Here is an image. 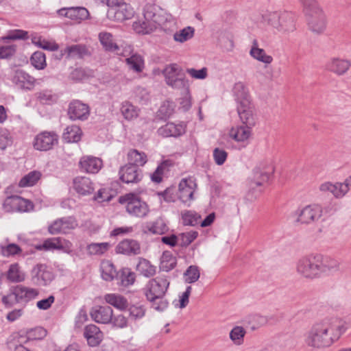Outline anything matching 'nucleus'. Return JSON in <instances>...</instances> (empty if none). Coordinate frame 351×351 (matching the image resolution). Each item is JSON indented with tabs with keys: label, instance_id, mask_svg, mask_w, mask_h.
Instances as JSON below:
<instances>
[{
	"label": "nucleus",
	"instance_id": "nucleus-1",
	"mask_svg": "<svg viewBox=\"0 0 351 351\" xmlns=\"http://www.w3.org/2000/svg\"><path fill=\"white\" fill-rule=\"evenodd\" d=\"M343 325L337 317H325L315 323L304 335V341L313 350H322L330 347L342 334Z\"/></svg>",
	"mask_w": 351,
	"mask_h": 351
},
{
	"label": "nucleus",
	"instance_id": "nucleus-2",
	"mask_svg": "<svg viewBox=\"0 0 351 351\" xmlns=\"http://www.w3.org/2000/svg\"><path fill=\"white\" fill-rule=\"evenodd\" d=\"M339 269L340 262L337 259L318 253L303 256L295 263L298 274L308 280L331 275Z\"/></svg>",
	"mask_w": 351,
	"mask_h": 351
},
{
	"label": "nucleus",
	"instance_id": "nucleus-3",
	"mask_svg": "<svg viewBox=\"0 0 351 351\" xmlns=\"http://www.w3.org/2000/svg\"><path fill=\"white\" fill-rule=\"evenodd\" d=\"M170 282L167 277L158 276L149 280L143 288V293L152 308L163 311L169 306V302L165 298L169 289Z\"/></svg>",
	"mask_w": 351,
	"mask_h": 351
},
{
	"label": "nucleus",
	"instance_id": "nucleus-4",
	"mask_svg": "<svg viewBox=\"0 0 351 351\" xmlns=\"http://www.w3.org/2000/svg\"><path fill=\"white\" fill-rule=\"evenodd\" d=\"M264 20L274 30L283 36H288L296 29L295 16L292 12H271L264 16Z\"/></svg>",
	"mask_w": 351,
	"mask_h": 351
},
{
	"label": "nucleus",
	"instance_id": "nucleus-5",
	"mask_svg": "<svg viewBox=\"0 0 351 351\" xmlns=\"http://www.w3.org/2000/svg\"><path fill=\"white\" fill-rule=\"evenodd\" d=\"M144 19L157 21L167 34H172L176 28V23L171 15L165 14L160 8L155 4L147 3L144 8Z\"/></svg>",
	"mask_w": 351,
	"mask_h": 351
},
{
	"label": "nucleus",
	"instance_id": "nucleus-6",
	"mask_svg": "<svg viewBox=\"0 0 351 351\" xmlns=\"http://www.w3.org/2000/svg\"><path fill=\"white\" fill-rule=\"evenodd\" d=\"M119 202L125 205L127 213L132 217L143 218L149 213V208L147 202L136 194L128 193L121 196Z\"/></svg>",
	"mask_w": 351,
	"mask_h": 351
},
{
	"label": "nucleus",
	"instance_id": "nucleus-7",
	"mask_svg": "<svg viewBox=\"0 0 351 351\" xmlns=\"http://www.w3.org/2000/svg\"><path fill=\"white\" fill-rule=\"evenodd\" d=\"M166 84L173 89L188 92L189 82L182 68L177 64L167 65L162 71Z\"/></svg>",
	"mask_w": 351,
	"mask_h": 351
},
{
	"label": "nucleus",
	"instance_id": "nucleus-8",
	"mask_svg": "<svg viewBox=\"0 0 351 351\" xmlns=\"http://www.w3.org/2000/svg\"><path fill=\"white\" fill-rule=\"evenodd\" d=\"M109 7L108 16L117 21H123L131 19L134 14L133 8L128 3L121 0H108Z\"/></svg>",
	"mask_w": 351,
	"mask_h": 351
},
{
	"label": "nucleus",
	"instance_id": "nucleus-9",
	"mask_svg": "<svg viewBox=\"0 0 351 351\" xmlns=\"http://www.w3.org/2000/svg\"><path fill=\"white\" fill-rule=\"evenodd\" d=\"M309 29L315 33H322L326 27V16L320 5L304 10Z\"/></svg>",
	"mask_w": 351,
	"mask_h": 351
},
{
	"label": "nucleus",
	"instance_id": "nucleus-10",
	"mask_svg": "<svg viewBox=\"0 0 351 351\" xmlns=\"http://www.w3.org/2000/svg\"><path fill=\"white\" fill-rule=\"evenodd\" d=\"M196 180L193 177L181 179L176 193V197L182 204L190 206L195 199V192L197 189Z\"/></svg>",
	"mask_w": 351,
	"mask_h": 351
},
{
	"label": "nucleus",
	"instance_id": "nucleus-11",
	"mask_svg": "<svg viewBox=\"0 0 351 351\" xmlns=\"http://www.w3.org/2000/svg\"><path fill=\"white\" fill-rule=\"evenodd\" d=\"M296 221L301 224H312L317 222L323 215L320 204H311L298 209Z\"/></svg>",
	"mask_w": 351,
	"mask_h": 351
},
{
	"label": "nucleus",
	"instance_id": "nucleus-12",
	"mask_svg": "<svg viewBox=\"0 0 351 351\" xmlns=\"http://www.w3.org/2000/svg\"><path fill=\"white\" fill-rule=\"evenodd\" d=\"M319 189L323 193H330L336 199H342L351 190V174L343 182H324L320 184Z\"/></svg>",
	"mask_w": 351,
	"mask_h": 351
},
{
	"label": "nucleus",
	"instance_id": "nucleus-13",
	"mask_svg": "<svg viewBox=\"0 0 351 351\" xmlns=\"http://www.w3.org/2000/svg\"><path fill=\"white\" fill-rule=\"evenodd\" d=\"M52 269L45 264L38 263L31 271V278L37 286H47L54 279Z\"/></svg>",
	"mask_w": 351,
	"mask_h": 351
},
{
	"label": "nucleus",
	"instance_id": "nucleus-14",
	"mask_svg": "<svg viewBox=\"0 0 351 351\" xmlns=\"http://www.w3.org/2000/svg\"><path fill=\"white\" fill-rule=\"evenodd\" d=\"M78 226V223L74 217H64L55 220L48 228L51 234H68Z\"/></svg>",
	"mask_w": 351,
	"mask_h": 351
},
{
	"label": "nucleus",
	"instance_id": "nucleus-15",
	"mask_svg": "<svg viewBox=\"0 0 351 351\" xmlns=\"http://www.w3.org/2000/svg\"><path fill=\"white\" fill-rule=\"evenodd\" d=\"M58 142V136L54 132L45 131L37 134L34 140V147L39 151H48Z\"/></svg>",
	"mask_w": 351,
	"mask_h": 351
},
{
	"label": "nucleus",
	"instance_id": "nucleus-16",
	"mask_svg": "<svg viewBox=\"0 0 351 351\" xmlns=\"http://www.w3.org/2000/svg\"><path fill=\"white\" fill-rule=\"evenodd\" d=\"M3 206L6 212H27L33 208L29 200L17 195L8 197Z\"/></svg>",
	"mask_w": 351,
	"mask_h": 351
},
{
	"label": "nucleus",
	"instance_id": "nucleus-17",
	"mask_svg": "<svg viewBox=\"0 0 351 351\" xmlns=\"http://www.w3.org/2000/svg\"><path fill=\"white\" fill-rule=\"evenodd\" d=\"M237 110L243 125L249 128H253L256 125V117L254 107L251 101L237 105Z\"/></svg>",
	"mask_w": 351,
	"mask_h": 351
},
{
	"label": "nucleus",
	"instance_id": "nucleus-18",
	"mask_svg": "<svg viewBox=\"0 0 351 351\" xmlns=\"http://www.w3.org/2000/svg\"><path fill=\"white\" fill-rule=\"evenodd\" d=\"M90 114V108L80 100L72 101L69 106L68 115L71 120H86Z\"/></svg>",
	"mask_w": 351,
	"mask_h": 351
},
{
	"label": "nucleus",
	"instance_id": "nucleus-19",
	"mask_svg": "<svg viewBox=\"0 0 351 351\" xmlns=\"http://www.w3.org/2000/svg\"><path fill=\"white\" fill-rule=\"evenodd\" d=\"M120 180L126 184H136L143 178L142 171L134 165H125L121 167L119 171Z\"/></svg>",
	"mask_w": 351,
	"mask_h": 351
},
{
	"label": "nucleus",
	"instance_id": "nucleus-20",
	"mask_svg": "<svg viewBox=\"0 0 351 351\" xmlns=\"http://www.w3.org/2000/svg\"><path fill=\"white\" fill-rule=\"evenodd\" d=\"M273 171L274 168L271 166L266 167L261 165L256 167L252 171L251 187L254 189L255 186H261L267 182Z\"/></svg>",
	"mask_w": 351,
	"mask_h": 351
},
{
	"label": "nucleus",
	"instance_id": "nucleus-21",
	"mask_svg": "<svg viewBox=\"0 0 351 351\" xmlns=\"http://www.w3.org/2000/svg\"><path fill=\"white\" fill-rule=\"evenodd\" d=\"M252 128L245 125L232 127L229 131V136L237 143L241 144L242 147H246L252 135Z\"/></svg>",
	"mask_w": 351,
	"mask_h": 351
},
{
	"label": "nucleus",
	"instance_id": "nucleus-22",
	"mask_svg": "<svg viewBox=\"0 0 351 351\" xmlns=\"http://www.w3.org/2000/svg\"><path fill=\"white\" fill-rule=\"evenodd\" d=\"M117 254L126 256H136L141 254L140 243L134 239H124L119 242L115 247Z\"/></svg>",
	"mask_w": 351,
	"mask_h": 351
},
{
	"label": "nucleus",
	"instance_id": "nucleus-23",
	"mask_svg": "<svg viewBox=\"0 0 351 351\" xmlns=\"http://www.w3.org/2000/svg\"><path fill=\"white\" fill-rule=\"evenodd\" d=\"M79 164L82 171L93 174L98 173L103 167L101 159L92 156L82 157Z\"/></svg>",
	"mask_w": 351,
	"mask_h": 351
},
{
	"label": "nucleus",
	"instance_id": "nucleus-24",
	"mask_svg": "<svg viewBox=\"0 0 351 351\" xmlns=\"http://www.w3.org/2000/svg\"><path fill=\"white\" fill-rule=\"evenodd\" d=\"M90 317L96 322L108 324L112 320L113 311L108 306H97L90 311Z\"/></svg>",
	"mask_w": 351,
	"mask_h": 351
},
{
	"label": "nucleus",
	"instance_id": "nucleus-25",
	"mask_svg": "<svg viewBox=\"0 0 351 351\" xmlns=\"http://www.w3.org/2000/svg\"><path fill=\"white\" fill-rule=\"evenodd\" d=\"M12 82L21 89L32 90L35 79L23 70H16L12 77Z\"/></svg>",
	"mask_w": 351,
	"mask_h": 351
},
{
	"label": "nucleus",
	"instance_id": "nucleus-26",
	"mask_svg": "<svg viewBox=\"0 0 351 351\" xmlns=\"http://www.w3.org/2000/svg\"><path fill=\"white\" fill-rule=\"evenodd\" d=\"M350 66L351 62L349 60L339 58H332L326 64V69L328 71L337 75L345 74Z\"/></svg>",
	"mask_w": 351,
	"mask_h": 351
},
{
	"label": "nucleus",
	"instance_id": "nucleus-27",
	"mask_svg": "<svg viewBox=\"0 0 351 351\" xmlns=\"http://www.w3.org/2000/svg\"><path fill=\"white\" fill-rule=\"evenodd\" d=\"M186 125L182 123L176 124L169 122L165 125L161 126L158 130V133L163 137H178L185 133Z\"/></svg>",
	"mask_w": 351,
	"mask_h": 351
},
{
	"label": "nucleus",
	"instance_id": "nucleus-28",
	"mask_svg": "<svg viewBox=\"0 0 351 351\" xmlns=\"http://www.w3.org/2000/svg\"><path fill=\"white\" fill-rule=\"evenodd\" d=\"M58 13L61 16H64L78 22L87 19L89 16L88 10L84 7L62 8L58 10Z\"/></svg>",
	"mask_w": 351,
	"mask_h": 351
},
{
	"label": "nucleus",
	"instance_id": "nucleus-29",
	"mask_svg": "<svg viewBox=\"0 0 351 351\" xmlns=\"http://www.w3.org/2000/svg\"><path fill=\"white\" fill-rule=\"evenodd\" d=\"M84 336L88 344L94 347L98 346L103 339V333L95 324H89L84 328Z\"/></svg>",
	"mask_w": 351,
	"mask_h": 351
},
{
	"label": "nucleus",
	"instance_id": "nucleus-30",
	"mask_svg": "<svg viewBox=\"0 0 351 351\" xmlns=\"http://www.w3.org/2000/svg\"><path fill=\"white\" fill-rule=\"evenodd\" d=\"M75 191L81 195H88L95 190L94 183L87 177H77L73 180Z\"/></svg>",
	"mask_w": 351,
	"mask_h": 351
},
{
	"label": "nucleus",
	"instance_id": "nucleus-31",
	"mask_svg": "<svg viewBox=\"0 0 351 351\" xmlns=\"http://www.w3.org/2000/svg\"><path fill=\"white\" fill-rule=\"evenodd\" d=\"M99 40L106 51L114 52L119 56H126L120 52L119 47L114 43L112 34L107 32H101L99 34Z\"/></svg>",
	"mask_w": 351,
	"mask_h": 351
},
{
	"label": "nucleus",
	"instance_id": "nucleus-32",
	"mask_svg": "<svg viewBox=\"0 0 351 351\" xmlns=\"http://www.w3.org/2000/svg\"><path fill=\"white\" fill-rule=\"evenodd\" d=\"M249 53L254 59L265 64H271L273 61V58L271 56L267 55L263 49L259 48L256 39L252 40Z\"/></svg>",
	"mask_w": 351,
	"mask_h": 351
},
{
	"label": "nucleus",
	"instance_id": "nucleus-33",
	"mask_svg": "<svg viewBox=\"0 0 351 351\" xmlns=\"http://www.w3.org/2000/svg\"><path fill=\"white\" fill-rule=\"evenodd\" d=\"M17 297L20 303H27L35 299L39 294L38 289L23 285L15 286Z\"/></svg>",
	"mask_w": 351,
	"mask_h": 351
},
{
	"label": "nucleus",
	"instance_id": "nucleus-34",
	"mask_svg": "<svg viewBox=\"0 0 351 351\" xmlns=\"http://www.w3.org/2000/svg\"><path fill=\"white\" fill-rule=\"evenodd\" d=\"M62 52L67 58H83L90 54L86 46L81 44L66 46Z\"/></svg>",
	"mask_w": 351,
	"mask_h": 351
},
{
	"label": "nucleus",
	"instance_id": "nucleus-35",
	"mask_svg": "<svg viewBox=\"0 0 351 351\" xmlns=\"http://www.w3.org/2000/svg\"><path fill=\"white\" fill-rule=\"evenodd\" d=\"M232 92L237 105L251 101L247 88L243 82H239L235 83Z\"/></svg>",
	"mask_w": 351,
	"mask_h": 351
},
{
	"label": "nucleus",
	"instance_id": "nucleus-36",
	"mask_svg": "<svg viewBox=\"0 0 351 351\" xmlns=\"http://www.w3.org/2000/svg\"><path fill=\"white\" fill-rule=\"evenodd\" d=\"M127 158L129 165H134L136 167L144 166L147 162V156L143 152L137 149H130L127 154Z\"/></svg>",
	"mask_w": 351,
	"mask_h": 351
},
{
	"label": "nucleus",
	"instance_id": "nucleus-37",
	"mask_svg": "<svg viewBox=\"0 0 351 351\" xmlns=\"http://www.w3.org/2000/svg\"><path fill=\"white\" fill-rule=\"evenodd\" d=\"M5 276L7 280L12 283L21 282L25 279V275L18 263H12L9 266Z\"/></svg>",
	"mask_w": 351,
	"mask_h": 351
},
{
	"label": "nucleus",
	"instance_id": "nucleus-38",
	"mask_svg": "<svg viewBox=\"0 0 351 351\" xmlns=\"http://www.w3.org/2000/svg\"><path fill=\"white\" fill-rule=\"evenodd\" d=\"M158 27H160L159 23L157 21H153L152 20H145L143 21L135 22L133 24L134 30L142 34H147L156 29Z\"/></svg>",
	"mask_w": 351,
	"mask_h": 351
},
{
	"label": "nucleus",
	"instance_id": "nucleus-39",
	"mask_svg": "<svg viewBox=\"0 0 351 351\" xmlns=\"http://www.w3.org/2000/svg\"><path fill=\"white\" fill-rule=\"evenodd\" d=\"M105 301L119 310H124L128 307V300L119 294L108 293L104 295Z\"/></svg>",
	"mask_w": 351,
	"mask_h": 351
},
{
	"label": "nucleus",
	"instance_id": "nucleus-40",
	"mask_svg": "<svg viewBox=\"0 0 351 351\" xmlns=\"http://www.w3.org/2000/svg\"><path fill=\"white\" fill-rule=\"evenodd\" d=\"M136 270L147 278L154 276L156 273V267L152 265L148 260L143 258H139Z\"/></svg>",
	"mask_w": 351,
	"mask_h": 351
},
{
	"label": "nucleus",
	"instance_id": "nucleus-41",
	"mask_svg": "<svg viewBox=\"0 0 351 351\" xmlns=\"http://www.w3.org/2000/svg\"><path fill=\"white\" fill-rule=\"evenodd\" d=\"M100 268L101 277L106 281L112 280L117 275V270L113 263L108 260L103 261L101 263Z\"/></svg>",
	"mask_w": 351,
	"mask_h": 351
},
{
	"label": "nucleus",
	"instance_id": "nucleus-42",
	"mask_svg": "<svg viewBox=\"0 0 351 351\" xmlns=\"http://www.w3.org/2000/svg\"><path fill=\"white\" fill-rule=\"evenodd\" d=\"M82 130L77 125L68 126L63 133V139L68 143H76L81 139Z\"/></svg>",
	"mask_w": 351,
	"mask_h": 351
},
{
	"label": "nucleus",
	"instance_id": "nucleus-43",
	"mask_svg": "<svg viewBox=\"0 0 351 351\" xmlns=\"http://www.w3.org/2000/svg\"><path fill=\"white\" fill-rule=\"evenodd\" d=\"M125 62L130 69L136 73L142 72L145 66L143 57L137 53H134L129 58H127L125 59Z\"/></svg>",
	"mask_w": 351,
	"mask_h": 351
},
{
	"label": "nucleus",
	"instance_id": "nucleus-44",
	"mask_svg": "<svg viewBox=\"0 0 351 351\" xmlns=\"http://www.w3.org/2000/svg\"><path fill=\"white\" fill-rule=\"evenodd\" d=\"M176 265V258L171 252L165 251L160 258V269L164 271H169Z\"/></svg>",
	"mask_w": 351,
	"mask_h": 351
},
{
	"label": "nucleus",
	"instance_id": "nucleus-45",
	"mask_svg": "<svg viewBox=\"0 0 351 351\" xmlns=\"http://www.w3.org/2000/svg\"><path fill=\"white\" fill-rule=\"evenodd\" d=\"M21 247L15 243H3L0 244V252L5 257L14 256L22 254Z\"/></svg>",
	"mask_w": 351,
	"mask_h": 351
},
{
	"label": "nucleus",
	"instance_id": "nucleus-46",
	"mask_svg": "<svg viewBox=\"0 0 351 351\" xmlns=\"http://www.w3.org/2000/svg\"><path fill=\"white\" fill-rule=\"evenodd\" d=\"M139 110L130 102L125 101L122 102L121 112L127 120H132L138 116Z\"/></svg>",
	"mask_w": 351,
	"mask_h": 351
},
{
	"label": "nucleus",
	"instance_id": "nucleus-47",
	"mask_svg": "<svg viewBox=\"0 0 351 351\" xmlns=\"http://www.w3.org/2000/svg\"><path fill=\"white\" fill-rule=\"evenodd\" d=\"M32 42L35 45L45 50L50 51H55L58 49V45L55 42L49 41L38 36H34L32 37Z\"/></svg>",
	"mask_w": 351,
	"mask_h": 351
},
{
	"label": "nucleus",
	"instance_id": "nucleus-48",
	"mask_svg": "<svg viewBox=\"0 0 351 351\" xmlns=\"http://www.w3.org/2000/svg\"><path fill=\"white\" fill-rule=\"evenodd\" d=\"M71 243L60 237L49 239L43 243V248L45 250L63 249L65 246L69 247Z\"/></svg>",
	"mask_w": 351,
	"mask_h": 351
},
{
	"label": "nucleus",
	"instance_id": "nucleus-49",
	"mask_svg": "<svg viewBox=\"0 0 351 351\" xmlns=\"http://www.w3.org/2000/svg\"><path fill=\"white\" fill-rule=\"evenodd\" d=\"M195 29L191 26L186 27L173 34V40L176 42L183 43L194 36Z\"/></svg>",
	"mask_w": 351,
	"mask_h": 351
},
{
	"label": "nucleus",
	"instance_id": "nucleus-50",
	"mask_svg": "<svg viewBox=\"0 0 351 351\" xmlns=\"http://www.w3.org/2000/svg\"><path fill=\"white\" fill-rule=\"evenodd\" d=\"M41 173L38 171H33L23 176L19 181L20 187L34 186L40 178Z\"/></svg>",
	"mask_w": 351,
	"mask_h": 351
},
{
	"label": "nucleus",
	"instance_id": "nucleus-51",
	"mask_svg": "<svg viewBox=\"0 0 351 351\" xmlns=\"http://www.w3.org/2000/svg\"><path fill=\"white\" fill-rule=\"evenodd\" d=\"M109 243H92L87 246V252L90 255H102L108 250Z\"/></svg>",
	"mask_w": 351,
	"mask_h": 351
},
{
	"label": "nucleus",
	"instance_id": "nucleus-52",
	"mask_svg": "<svg viewBox=\"0 0 351 351\" xmlns=\"http://www.w3.org/2000/svg\"><path fill=\"white\" fill-rule=\"evenodd\" d=\"M36 99L43 104H51L57 101L58 96L51 90H43L36 93Z\"/></svg>",
	"mask_w": 351,
	"mask_h": 351
},
{
	"label": "nucleus",
	"instance_id": "nucleus-53",
	"mask_svg": "<svg viewBox=\"0 0 351 351\" xmlns=\"http://www.w3.org/2000/svg\"><path fill=\"white\" fill-rule=\"evenodd\" d=\"M245 333L246 331L242 326H235L230 332V338L235 345L240 346L243 343Z\"/></svg>",
	"mask_w": 351,
	"mask_h": 351
},
{
	"label": "nucleus",
	"instance_id": "nucleus-54",
	"mask_svg": "<svg viewBox=\"0 0 351 351\" xmlns=\"http://www.w3.org/2000/svg\"><path fill=\"white\" fill-rule=\"evenodd\" d=\"M30 62L32 66L38 70L44 69L47 66L45 54L40 51L32 55Z\"/></svg>",
	"mask_w": 351,
	"mask_h": 351
},
{
	"label": "nucleus",
	"instance_id": "nucleus-55",
	"mask_svg": "<svg viewBox=\"0 0 351 351\" xmlns=\"http://www.w3.org/2000/svg\"><path fill=\"white\" fill-rule=\"evenodd\" d=\"M182 221L185 226H194L200 223L199 215L192 210H186L182 213Z\"/></svg>",
	"mask_w": 351,
	"mask_h": 351
},
{
	"label": "nucleus",
	"instance_id": "nucleus-56",
	"mask_svg": "<svg viewBox=\"0 0 351 351\" xmlns=\"http://www.w3.org/2000/svg\"><path fill=\"white\" fill-rule=\"evenodd\" d=\"M27 38V32L21 29H13L9 31L6 36L1 38V40L8 43L9 40H26Z\"/></svg>",
	"mask_w": 351,
	"mask_h": 351
},
{
	"label": "nucleus",
	"instance_id": "nucleus-57",
	"mask_svg": "<svg viewBox=\"0 0 351 351\" xmlns=\"http://www.w3.org/2000/svg\"><path fill=\"white\" fill-rule=\"evenodd\" d=\"M128 312L131 319L137 320L145 316L146 308L143 304H136L130 306L128 308Z\"/></svg>",
	"mask_w": 351,
	"mask_h": 351
},
{
	"label": "nucleus",
	"instance_id": "nucleus-58",
	"mask_svg": "<svg viewBox=\"0 0 351 351\" xmlns=\"http://www.w3.org/2000/svg\"><path fill=\"white\" fill-rule=\"evenodd\" d=\"M16 294V288L14 287L10 289L9 293L2 297L1 302L5 308H11L16 304L20 303Z\"/></svg>",
	"mask_w": 351,
	"mask_h": 351
},
{
	"label": "nucleus",
	"instance_id": "nucleus-59",
	"mask_svg": "<svg viewBox=\"0 0 351 351\" xmlns=\"http://www.w3.org/2000/svg\"><path fill=\"white\" fill-rule=\"evenodd\" d=\"M200 276L199 270L197 266H189L184 273V280L187 283H193L198 280Z\"/></svg>",
	"mask_w": 351,
	"mask_h": 351
},
{
	"label": "nucleus",
	"instance_id": "nucleus-60",
	"mask_svg": "<svg viewBox=\"0 0 351 351\" xmlns=\"http://www.w3.org/2000/svg\"><path fill=\"white\" fill-rule=\"evenodd\" d=\"M175 107V104L173 101H164L158 111V116H160L161 119L169 118L174 112Z\"/></svg>",
	"mask_w": 351,
	"mask_h": 351
},
{
	"label": "nucleus",
	"instance_id": "nucleus-61",
	"mask_svg": "<svg viewBox=\"0 0 351 351\" xmlns=\"http://www.w3.org/2000/svg\"><path fill=\"white\" fill-rule=\"evenodd\" d=\"M167 230V226L162 219H157L148 227V230L156 234H163Z\"/></svg>",
	"mask_w": 351,
	"mask_h": 351
},
{
	"label": "nucleus",
	"instance_id": "nucleus-62",
	"mask_svg": "<svg viewBox=\"0 0 351 351\" xmlns=\"http://www.w3.org/2000/svg\"><path fill=\"white\" fill-rule=\"evenodd\" d=\"M136 275L134 272L129 269H123L121 275V285L125 287L132 285L135 281Z\"/></svg>",
	"mask_w": 351,
	"mask_h": 351
},
{
	"label": "nucleus",
	"instance_id": "nucleus-63",
	"mask_svg": "<svg viewBox=\"0 0 351 351\" xmlns=\"http://www.w3.org/2000/svg\"><path fill=\"white\" fill-rule=\"evenodd\" d=\"M12 143V138L6 129H0V149L4 150Z\"/></svg>",
	"mask_w": 351,
	"mask_h": 351
},
{
	"label": "nucleus",
	"instance_id": "nucleus-64",
	"mask_svg": "<svg viewBox=\"0 0 351 351\" xmlns=\"http://www.w3.org/2000/svg\"><path fill=\"white\" fill-rule=\"evenodd\" d=\"M227 156L228 153L223 149L215 148L213 151V158L218 165H222L226 160Z\"/></svg>",
	"mask_w": 351,
	"mask_h": 351
}]
</instances>
